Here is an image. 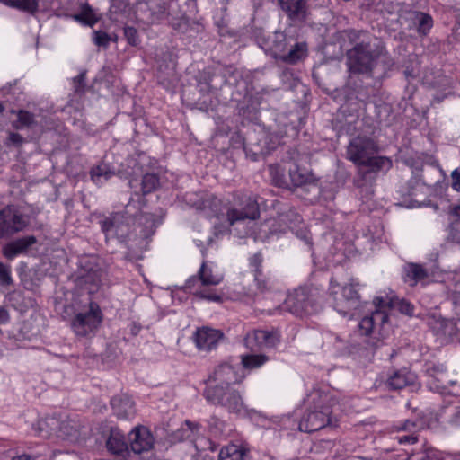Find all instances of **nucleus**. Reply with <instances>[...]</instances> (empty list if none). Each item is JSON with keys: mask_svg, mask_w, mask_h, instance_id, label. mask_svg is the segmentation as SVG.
I'll return each mask as SVG.
<instances>
[{"mask_svg": "<svg viewBox=\"0 0 460 460\" xmlns=\"http://www.w3.org/2000/svg\"><path fill=\"white\" fill-rule=\"evenodd\" d=\"M12 460H33V459L28 455H21V456L13 457Z\"/></svg>", "mask_w": 460, "mask_h": 460, "instance_id": "nucleus-64", "label": "nucleus"}, {"mask_svg": "<svg viewBox=\"0 0 460 460\" xmlns=\"http://www.w3.org/2000/svg\"><path fill=\"white\" fill-rule=\"evenodd\" d=\"M288 173L293 187L316 186V179L312 172L296 164L290 165Z\"/></svg>", "mask_w": 460, "mask_h": 460, "instance_id": "nucleus-23", "label": "nucleus"}, {"mask_svg": "<svg viewBox=\"0 0 460 460\" xmlns=\"http://www.w3.org/2000/svg\"><path fill=\"white\" fill-rule=\"evenodd\" d=\"M373 164H368L369 166H375L378 169L391 166V160L385 157H375L372 155Z\"/></svg>", "mask_w": 460, "mask_h": 460, "instance_id": "nucleus-51", "label": "nucleus"}, {"mask_svg": "<svg viewBox=\"0 0 460 460\" xmlns=\"http://www.w3.org/2000/svg\"><path fill=\"white\" fill-rule=\"evenodd\" d=\"M108 451L118 460H126L129 456L124 435L118 429H111L106 441Z\"/></svg>", "mask_w": 460, "mask_h": 460, "instance_id": "nucleus-21", "label": "nucleus"}, {"mask_svg": "<svg viewBox=\"0 0 460 460\" xmlns=\"http://www.w3.org/2000/svg\"><path fill=\"white\" fill-rule=\"evenodd\" d=\"M218 460H250L249 451L237 444H229L221 448Z\"/></svg>", "mask_w": 460, "mask_h": 460, "instance_id": "nucleus-30", "label": "nucleus"}, {"mask_svg": "<svg viewBox=\"0 0 460 460\" xmlns=\"http://www.w3.org/2000/svg\"><path fill=\"white\" fill-rule=\"evenodd\" d=\"M8 141L14 145H20L22 142V137L18 133H10L8 137Z\"/></svg>", "mask_w": 460, "mask_h": 460, "instance_id": "nucleus-60", "label": "nucleus"}, {"mask_svg": "<svg viewBox=\"0 0 460 460\" xmlns=\"http://www.w3.org/2000/svg\"><path fill=\"white\" fill-rule=\"evenodd\" d=\"M103 272L100 269H90L82 273L79 277V284L87 289L89 294H94L98 291Z\"/></svg>", "mask_w": 460, "mask_h": 460, "instance_id": "nucleus-26", "label": "nucleus"}, {"mask_svg": "<svg viewBox=\"0 0 460 460\" xmlns=\"http://www.w3.org/2000/svg\"><path fill=\"white\" fill-rule=\"evenodd\" d=\"M280 8L293 21H303L306 16V0H279Z\"/></svg>", "mask_w": 460, "mask_h": 460, "instance_id": "nucleus-25", "label": "nucleus"}, {"mask_svg": "<svg viewBox=\"0 0 460 460\" xmlns=\"http://www.w3.org/2000/svg\"><path fill=\"white\" fill-rule=\"evenodd\" d=\"M130 447L135 454L148 452L153 448L154 438L145 427L135 428L129 434Z\"/></svg>", "mask_w": 460, "mask_h": 460, "instance_id": "nucleus-20", "label": "nucleus"}, {"mask_svg": "<svg viewBox=\"0 0 460 460\" xmlns=\"http://www.w3.org/2000/svg\"><path fill=\"white\" fill-rule=\"evenodd\" d=\"M376 152V146L374 141L362 137L353 138L347 148L349 159L356 164H372L371 157Z\"/></svg>", "mask_w": 460, "mask_h": 460, "instance_id": "nucleus-10", "label": "nucleus"}, {"mask_svg": "<svg viewBox=\"0 0 460 460\" xmlns=\"http://www.w3.org/2000/svg\"><path fill=\"white\" fill-rule=\"evenodd\" d=\"M124 36L131 46H137L139 43L137 31L131 26L124 28Z\"/></svg>", "mask_w": 460, "mask_h": 460, "instance_id": "nucleus-48", "label": "nucleus"}, {"mask_svg": "<svg viewBox=\"0 0 460 460\" xmlns=\"http://www.w3.org/2000/svg\"><path fill=\"white\" fill-rule=\"evenodd\" d=\"M12 283L11 267L0 262V285L10 286Z\"/></svg>", "mask_w": 460, "mask_h": 460, "instance_id": "nucleus-46", "label": "nucleus"}, {"mask_svg": "<svg viewBox=\"0 0 460 460\" xmlns=\"http://www.w3.org/2000/svg\"><path fill=\"white\" fill-rule=\"evenodd\" d=\"M35 124L34 115L27 111L21 110L17 113L16 128H29Z\"/></svg>", "mask_w": 460, "mask_h": 460, "instance_id": "nucleus-41", "label": "nucleus"}, {"mask_svg": "<svg viewBox=\"0 0 460 460\" xmlns=\"http://www.w3.org/2000/svg\"><path fill=\"white\" fill-rule=\"evenodd\" d=\"M438 459V451L432 447H427L423 456H420L418 460H436Z\"/></svg>", "mask_w": 460, "mask_h": 460, "instance_id": "nucleus-54", "label": "nucleus"}, {"mask_svg": "<svg viewBox=\"0 0 460 460\" xmlns=\"http://www.w3.org/2000/svg\"><path fill=\"white\" fill-rule=\"evenodd\" d=\"M27 217L14 207H6L0 211V237L10 236L26 228Z\"/></svg>", "mask_w": 460, "mask_h": 460, "instance_id": "nucleus-9", "label": "nucleus"}, {"mask_svg": "<svg viewBox=\"0 0 460 460\" xmlns=\"http://www.w3.org/2000/svg\"><path fill=\"white\" fill-rule=\"evenodd\" d=\"M159 184L158 177L154 173H146L142 178V192L143 194L150 193L155 190Z\"/></svg>", "mask_w": 460, "mask_h": 460, "instance_id": "nucleus-42", "label": "nucleus"}, {"mask_svg": "<svg viewBox=\"0 0 460 460\" xmlns=\"http://www.w3.org/2000/svg\"><path fill=\"white\" fill-rule=\"evenodd\" d=\"M447 422L453 427L460 426V407L454 409L453 412L448 417Z\"/></svg>", "mask_w": 460, "mask_h": 460, "instance_id": "nucleus-52", "label": "nucleus"}, {"mask_svg": "<svg viewBox=\"0 0 460 460\" xmlns=\"http://www.w3.org/2000/svg\"><path fill=\"white\" fill-rule=\"evenodd\" d=\"M333 345L336 348V349L342 354L351 352V348H350L349 342L347 341L341 339L339 336L335 337Z\"/></svg>", "mask_w": 460, "mask_h": 460, "instance_id": "nucleus-49", "label": "nucleus"}, {"mask_svg": "<svg viewBox=\"0 0 460 460\" xmlns=\"http://www.w3.org/2000/svg\"><path fill=\"white\" fill-rule=\"evenodd\" d=\"M93 40L94 44L99 47H107L110 43L111 38L104 31H95L93 33Z\"/></svg>", "mask_w": 460, "mask_h": 460, "instance_id": "nucleus-47", "label": "nucleus"}, {"mask_svg": "<svg viewBox=\"0 0 460 460\" xmlns=\"http://www.w3.org/2000/svg\"><path fill=\"white\" fill-rule=\"evenodd\" d=\"M301 222V217L296 211L289 209L286 213L279 214L277 218L265 222L263 227L269 228L270 234L274 235L286 233L288 230L294 231Z\"/></svg>", "mask_w": 460, "mask_h": 460, "instance_id": "nucleus-15", "label": "nucleus"}, {"mask_svg": "<svg viewBox=\"0 0 460 460\" xmlns=\"http://www.w3.org/2000/svg\"><path fill=\"white\" fill-rule=\"evenodd\" d=\"M243 378L244 374L240 367L235 368L230 364L224 363L215 368L208 381L216 382V385L233 386L241 383Z\"/></svg>", "mask_w": 460, "mask_h": 460, "instance_id": "nucleus-14", "label": "nucleus"}, {"mask_svg": "<svg viewBox=\"0 0 460 460\" xmlns=\"http://www.w3.org/2000/svg\"><path fill=\"white\" fill-rule=\"evenodd\" d=\"M197 429V424L186 420L184 426L175 432V438H177L178 440L192 438L194 432Z\"/></svg>", "mask_w": 460, "mask_h": 460, "instance_id": "nucleus-43", "label": "nucleus"}, {"mask_svg": "<svg viewBox=\"0 0 460 460\" xmlns=\"http://www.w3.org/2000/svg\"><path fill=\"white\" fill-rule=\"evenodd\" d=\"M270 173L271 176V180L273 181L275 185L282 188H289V183L287 181V180L284 178V176L281 174V172L279 171L277 167H273L272 165H270Z\"/></svg>", "mask_w": 460, "mask_h": 460, "instance_id": "nucleus-44", "label": "nucleus"}, {"mask_svg": "<svg viewBox=\"0 0 460 460\" xmlns=\"http://www.w3.org/2000/svg\"><path fill=\"white\" fill-rule=\"evenodd\" d=\"M285 308L291 314L302 317L319 311L320 306L315 303L312 295L305 288L295 289L288 294L285 303Z\"/></svg>", "mask_w": 460, "mask_h": 460, "instance_id": "nucleus-8", "label": "nucleus"}, {"mask_svg": "<svg viewBox=\"0 0 460 460\" xmlns=\"http://www.w3.org/2000/svg\"><path fill=\"white\" fill-rule=\"evenodd\" d=\"M347 65L350 73L382 77L391 65L386 54L373 51L368 42L362 40L348 51Z\"/></svg>", "mask_w": 460, "mask_h": 460, "instance_id": "nucleus-1", "label": "nucleus"}, {"mask_svg": "<svg viewBox=\"0 0 460 460\" xmlns=\"http://www.w3.org/2000/svg\"><path fill=\"white\" fill-rule=\"evenodd\" d=\"M291 41H294L293 37L288 36L285 31H275L267 38H260L259 45L274 58L281 60Z\"/></svg>", "mask_w": 460, "mask_h": 460, "instance_id": "nucleus-11", "label": "nucleus"}, {"mask_svg": "<svg viewBox=\"0 0 460 460\" xmlns=\"http://www.w3.org/2000/svg\"><path fill=\"white\" fill-rule=\"evenodd\" d=\"M451 213L455 216V217H457L460 218V204L457 205V206H455L452 210H451Z\"/></svg>", "mask_w": 460, "mask_h": 460, "instance_id": "nucleus-63", "label": "nucleus"}, {"mask_svg": "<svg viewBox=\"0 0 460 460\" xmlns=\"http://www.w3.org/2000/svg\"><path fill=\"white\" fill-rule=\"evenodd\" d=\"M427 275L426 270L419 264L410 263L404 267V281L410 286H415L419 281L424 279Z\"/></svg>", "mask_w": 460, "mask_h": 460, "instance_id": "nucleus-33", "label": "nucleus"}, {"mask_svg": "<svg viewBox=\"0 0 460 460\" xmlns=\"http://www.w3.org/2000/svg\"><path fill=\"white\" fill-rule=\"evenodd\" d=\"M78 433L77 427L72 420L59 421L58 437L66 438L75 437Z\"/></svg>", "mask_w": 460, "mask_h": 460, "instance_id": "nucleus-40", "label": "nucleus"}, {"mask_svg": "<svg viewBox=\"0 0 460 460\" xmlns=\"http://www.w3.org/2000/svg\"><path fill=\"white\" fill-rule=\"evenodd\" d=\"M59 420L55 417H49L44 420H40L33 427L34 431L38 436L48 438L52 435L58 436V428Z\"/></svg>", "mask_w": 460, "mask_h": 460, "instance_id": "nucleus-31", "label": "nucleus"}, {"mask_svg": "<svg viewBox=\"0 0 460 460\" xmlns=\"http://www.w3.org/2000/svg\"><path fill=\"white\" fill-rule=\"evenodd\" d=\"M376 310L368 316H365L358 323L359 331L362 334L370 335L375 330H379V334L385 336L390 330L389 313L385 310V306L393 304L391 299H384L383 296H376L374 299Z\"/></svg>", "mask_w": 460, "mask_h": 460, "instance_id": "nucleus-3", "label": "nucleus"}, {"mask_svg": "<svg viewBox=\"0 0 460 460\" xmlns=\"http://www.w3.org/2000/svg\"><path fill=\"white\" fill-rule=\"evenodd\" d=\"M242 205L243 207L241 208H227L226 217L229 226H235L242 224L246 220H255L259 217V205L254 199L248 197Z\"/></svg>", "mask_w": 460, "mask_h": 460, "instance_id": "nucleus-13", "label": "nucleus"}, {"mask_svg": "<svg viewBox=\"0 0 460 460\" xmlns=\"http://www.w3.org/2000/svg\"><path fill=\"white\" fill-rule=\"evenodd\" d=\"M416 428H417V423L412 420H404L403 422H402L400 425H398L396 427V429L398 430L410 431V432H412Z\"/></svg>", "mask_w": 460, "mask_h": 460, "instance_id": "nucleus-55", "label": "nucleus"}, {"mask_svg": "<svg viewBox=\"0 0 460 460\" xmlns=\"http://www.w3.org/2000/svg\"><path fill=\"white\" fill-rule=\"evenodd\" d=\"M455 316L443 321L442 331L445 335L456 338L460 342V300L454 302Z\"/></svg>", "mask_w": 460, "mask_h": 460, "instance_id": "nucleus-27", "label": "nucleus"}, {"mask_svg": "<svg viewBox=\"0 0 460 460\" xmlns=\"http://www.w3.org/2000/svg\"><path fill=\"white\" fill-rule=\"evenodd\" d=\"M331 411L328 407L321 411L308 412L299 422V429L304 432L317 431L332 423Z\"/></svg>", "mask_w": 460, "mask_h": 460, "instance_id": "nucleus-16", "label": "nucleus"}, {"mask_svg": "<svg viewBox=\"0 0 460 460\" xmlns=\"http://www.w3.org/2000/svg\"><path fill=\"white\" fill-rule=\"evenodd\" d=\"M102 321V313L98 304L90 302L88 310L75 314L71 327L77 336L90 335L98 329Z\"/></svg>", "mask_w": 460, "mask_h": 460, "instance_id": "nucleus-6", "label": "nucleus"}, {"mask_svg": "<svg viewBox=\"0 0 460 460\" xmlns=\"http://www.w3.org/2000/svg\"><path fill=\"white\" fill-rule=\"evenodd\" d=\"M9 321V314L7 310L0 307V324H4Z\"/></svg>", "mask_w": 460, "mask_h": 460, "instance_id": "nucleus-61", "label": "nucleus"}, {"mask_svg": "<svg viewBox=\"0 0 460 460\" xmlns=\"http://www.w3.org/2000/svg\"><path fill=\"white\" fill-rule=\"evenodd\" d=\"M100 225L106 239L123 238L128 231V226L124 224V216L119 212L105 217L100 221Z\"/></svg>", "mask_w": 460, "mask_h": 460, "instance_id": "nucleus-17", "label": "nucleus"}, {"mask_svg": "<svg viewBox=\"0 0 460 460\" xmlns=\"http://www.w3.org/2000/svg\"><path fill=\"white\" fill-rule=\"evenodd\" d=\"M200 281L203 288L197 289L194 294L196 296L212 302H219L221 296L212 289H207V287L217 286L223 280V275L216 271L211 265L202 263L199 270V279L195 277L190 278L186 282V287L190 288L195 282Z\"/></svg>", "mask_w": 460, "mask_h": 460, "instance_id": "nucleus-5", "label": "nucleus"}, {"mask_svg": "<svg viewBox=\"0 0 460 460\" xmlns=\"http://www.w3.org/2000/svg\"><path fill=\"white\" fill-rule=\"evenodd\" d=\"M74 19L83 24L93 26L98 21L93 9L88 4H84L79 13L75 14Z\"/></svg>", "mask_w": 460, "mask_h": 460, "instance_id": "nucleus-37", "label": "nucleus"}, {"mask_svg": "<svg viewBox=\"0 0 460 460\" xmlns=\"http://www.w3.org/2000/svg\"><path fill=\"white\" fill-rule=\"evenodd\" d=\"M451 181L453 190L460 192V166L451 172Z\"/></svg>", "mask_w": 460, "mask_h": 460, "instance_id": "nucleus-50", "label": "nucleus"}, {"mask_svg": "<svg viewBox=\"0 0 460 460\" xmlns=\"http://www.w3.org/2000/svg\"><path fill=\"white\" fill-rule=\"evenodd\" d=\"M438 374L436 376L429 378V388L441 394L460 396V385L456 380L449 378L447 372Z\"/></svg>", "mask_w": 460, "mask_h": 460, "instance_id": "nucleus-19", "label": "nucleus"}, {"mask_svg": "<svg viewBox=\"0 0 460 460\" xmlns=\"http://www.w3.org/2000/svg\"><path fill=\"white\" fill-rule=\"evenodd\" d=\"M279 342V335L275 331L252 330L244 337V345L252 351L274 348Z\"/></svg>", "mask_w": 460, "mask_h": 460, "instance_id": "nucleus-12", "label": "nucleus"}, {"mask_svg": "<svg viewBox=\"0 0 460 460\" xmlns=\"http://www.w3.org/2000/svg\"><path fill=\"white\" fill-rule=\"evenodd\" d=\"M203 394L208 402L220 405L230 412L239 413L244 409L241 393L234 386L208 385Z\"/></svg>", "mask_w": 460, "mask_h": 460, "instance_id": "nucleus-2", "label": "nucleus"}, {"mask_svg": "<svg viewBox=\"0 0 460 460\" xmlns=\"http://www.w3.org/2000/svg\"><path fill=\"white\" fill-rule=\"evenodd\" d=\"M139 220L140 221H145L146 223H147L149 225V226L151 227V233L154 232V229H153V227H154V221H153V219L150 217L143 216V217H141L139 218Z\"/></svg>", "mask_w": 460, "mask_h": 460, "instance_id": "nucleus-62", "label": "nucleus"}, {"mask_svg": "<svg viewBox=\"0 0 460 460\" xmlns=\"http://www.w3.org/2000/svg\"><path fill=\"white\" fill-rule=\"evenodd\" d=\"M84 73L79 74L76 77L74 78V87L75 91L79 93L84 90Z\"/></svg>", "mask_w": 460, "mask_h": 460, "instance_id": "nucleus-56", "label": "nucleus"}, {"mask_svg": "<svg viewBox=\"0 0 460 460\" xmlns=\"http://www.w3.org/2000/svg\"><path fill=\"white\" fill-rule=\"evenodd\" d=\"M269 358L264 354H247L242 355L241 362L244 368L254 369L263 366Z\"/></svg>", "mask_w": 460, "mask_h": 460, "instance_id": "nucleus-34", "label": "nucleus"}, {"mask_svg": "<svg viewBox=\"0 0 460 460\" xmlns=\"http://www.w3.org/2000/svg\"><path fill=\"white\" fill-rule=\"evenodd\" d=\"M112 175L113 172L108 169L106 164L98 165L91 170V178L96 184L103 183Z\"/></svg>", "mask_w": 460, "mask_h": 460, "instance_id": "nucleus-39", "label": "nucleus"}, {"mask_svg": "<svg viewBox=\"0 0 460 460\" xmlns=\"http://www.w3.org/2000/svg\"><path fill=\"white\" fill-rule=\"evenodd\" d=\"M255 282L258 289L264 293L273 288V282L270 279L265 278L261 273L255 274Z\"/></svg>", "mask_w": 460, "mask_h": 460, "instance_id": "nucleus-45", "label": "nucleus"}, {"mask_svg": "<svg viewBox=\"0 0 460 460\" xmlns=\"http://www.w3.org/2000/svg\"><path fill=\"white\" fill-rule=\"evenodd\" d=\"M169 0H130L137 19L152 23L162 19L167 12Z\"/></svg>", "mask_w": 460, "mask_h": 460, "instance_id": "nucleus-7", "label": "nucleus"}, {"mask_svg": "<svg viewBox=\"0 0 460 460\" xmlns=\"http://www.w3.org/2000/svg\"><path fill=\"white\" fill-rule=\"evenodd\" d=\"M443 281L448 293L460 295V269L447 273Z\"/></svg>", "mask_w": 460, "mask_h": 460, "instance_id": "nucleus-36", "label": "nucleus"}, {"mask_svg": "<svg viewBox=\"0 0 460 460\" xmlns=\"http://www.w3.org/2000/svg\"><path fill=\"white\" fill-rule=\"evenodd\" d=\"M111 404L114 413L119 419H129L135 413L134 403L128 397H113Z\"/></svg>", "mask_w": 460, "mask_h": 460, "instance_id": "nucleus-28", "label": "nucleus"}, {"mask_svg": "<svg viewBox=\"0 0 460 460\" xmlns=\"http://www.w3.org/2000/svg\"><path fill=\"white\" fill-rule=\"evenodd\" d=\"M347 37L350 41L354 42L360 39L361 35H365L364 31H355V30H348L345 31Z\"/></svg>", "mask_w": 460, "mask_h": 460, "instance_id": "nucleus-59", "label": "nucleus"}, {"mask_svg": "<svg viewBox=\"0 0 460 460\" xmlns=\"http://www.w3.org/2000/svg\"><path fill=\"white\" fill-rule=\"evenodd\" d=\"M307 45L305 42L291 41L288 49L282 57L281 60L288 64H296L307 56Z\"/></svg>", "mask_w": 460, "mask_h": 460, "instance_id": "nucleus-29", "label": "nucleus"}, {"mask_svg": "<svg viewBox=\"0 0 460 460\" xmlns=\"http://www.w3.org/2000/svg\"><path fill=\"white\" fill-rule=\"evenodd\" d=\"M397 439L400 444H414L418 440L417 437L413 433L399 436L397 437Z\"/></svg>", "mask_w": 460, "mask_h": 460, "instance_id": "nucleus-57", "label": "nucleus"}, {"mask_svg": "<svg viewBox=\"0 0 460 460\" xmlns=\"http://www.w3.org/2000/svg\"><path fill=\"white\" fill-rule=\"evenodd\" d=\"M36 243L37 239L33 235L18 238L4 245L3 253L7 259L12 260L19 254L27 252Z\"/></svg>", "mask_w": 460, "mask_h": 460, "instance_id": "nucleus-24", "label": "nucleus"}, {"mask_svg": "<svg viewBox=\"0 0 460 460\" xmlns=\"http://www.w3.org/2000/svg\"><path fill=\"white\" fill-rule=\"evenodd\" d=\"M330 298L333 308L341 315L347 316L358 304L359 296L353 284L341 286L331 280L329 288Z\"/></svg>", "mask_w": 460, "mask_h": 460, "instance_id": "nucleus-4", "label": "nucleus"}, {"mask_svg": "<svg viewBox=\"0 0 460 460\" xmlns=\"http://www.w3.org/2000/svg\"><path fill=\"white\" fill-rule=\"evenodd\" d=\"M384 299H391L393 300V304H389V305H386L385 306V310L388 313V311L393 308V307H397L398 310L402 313V314H405L407 315H412L413 314V306L411 303H409L408 301L406 300H399L398 298H395L394 296H385V297H383Z\"/></svg>", "mask_w": 460, "mask_h": 460, "instance_id": "nucleus-38", "label": "nucleus"}, {"mask_svg": "<svg viewBox=\"0 0 460 460\" xmlns=\"http://www.w3.org/2000/svg\"><path fill=\"white\" fill-rule=\"evenodd\" d=\"M261 261H262V257H261V253H256L254 254L252 258H251V265L252 267H254L255 269V271L256 273L255 274H259V273H261V270H260V266L261 264Z\"/></svg>", "mask_w": 460, "mask_h": 460, "instance_id": "nucleus-58", "label": "nucleus"}, {"mask_svg": "<svg viewBox=\"0 0 460 460\" xmlns=\"http://www.w3.org/2000/svg\"><path fill=\"white\" fill-rule=\"evenodd\" d=\"M223 338V333L219 330L209 327H202L194 333V342L200 351L208 352L215 349Z\"/></svg>", "mask_w": 460, "mask_h": 460, "instance_id": "nucleus-18", "label": "nucleus"}, {"mask_svg": "<svg viewBox=\"0 0 460 460\" xmlns=\"http://www.w3.org/2000/svg\"><path fill=\"white\" fill-rule=\"evenodd\" d=\"M409 15V19L412 21L420 34L427 35L433 26V19L429 13L414 11L411 12Z\"/></svg>", "mask_w": 460, "mask_h": 460, "instance_id": "nucleus-32", "label": "nucleus"}, {"mask_svg": "<svg viewBox=\"0 0 460 460\" xmlns=\"http://www.w3.org/2000/svg\"><path fill=\"white\" fill-rule=\"evenodd\" d=\"M1 3L33 13L38 9L37 0H0Z\"/></svg>", "mask_w": 460, "mask_h": 460, "instance_id": "nucleus-35", "label": "nucleus"}, {"mask_svg": "<svg viewBox=\"0 0 460 460\" xmlns=\"http://www.w3.org/2000/svg\"><path fill=\"white\" fill-rule=\"evenodd\" d=\"M417 376L406 367L394 370L386 379V385L393 390H400L406 386L414 385Z\"/></svg>", "mask_w": 460, "mask_h": 460, "instance_id": "nucleus-22", "label": "nucleus"}, {"mask_svg": "<svg viewBox=\"0 0 460 460\" xmlns=\"http://www.w3.org/2000/svg\"><path fill=\"white\" fill-rule=\"evenodd\" d=\"M446 373V368L443 365L440 364H433L432 366L429 367L427 368V373L429 375V378L436 376V375H438V373Z\"/></svg>", "mask_w": 460, "mask_h": 460, "instance_id": "nucleus-53", "label": "nucleus"}]
</instances>
